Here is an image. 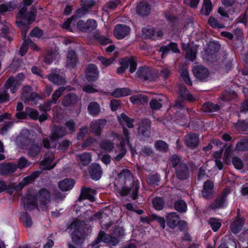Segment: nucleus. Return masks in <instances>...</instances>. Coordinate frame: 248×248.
I'll list each match as a JSON object with an SVG mask.
<instances>
[{
    "instance_id": "48",
    "label": "nucleus",
    "mask_w": 248,
    "mask_h": 248,
    "mask_svg": "<svg viewBox=\"0 0 248 248\" xmlns=\"http://www.w3.org/2000/svg\"><path fill=\"white\" fill-rule=\"evenodd\" d=\"M21 221L26 228H30L32 224L30 215L27 212H23L20 217Z\"/></svg>"
},
{
    "instance_id": "39",
    "label": "nucleus",
    "mask_w": 248,
    "mask_h": 248,
    "mask_svg": "<svg viewBox=\"0 0 248 248\" xmlns=\"http://www.w3.org/2000/svg\"><path fill=\"white\" fill-rule=\"evenodd\" d=\"M174 207L177 211L181 213L186 212L187 209L186 203L182 199H178L174 202Z\"/></svg>"
},
{
    "instance_id": "12",
    "label": "nucleus",
    "mask_w": 248,
    "mask_h": 248,
    "mask_svg": "<svg viewBox=\"0 0 248 248\" xmlns=\"http://www.w3.org/2000/svg\"><path fill=\"white\" fill-rule=\"evenodd\" d=\"M88 172L90 178L93 181L100 180L103 175L101 166L98 163H92L88 168Z\"/></svg>"
},
{
    "instance_id": "47",
    "label": "nucleus",
    "mask_w": 248,
    "mask_h": 248,
    "mask_svg": "<svg viewBox=\"0 0 248 248\" xmlns=\"http://www.w3.org/2000/svg\"><path fill=\"white\" fill-rule=\"evenodd\" d=\"M155 147L156 150L166 153L169 150L168 144L164 140H157L155 142Z\"/></svg>"
},
{
    "instance_id": "55",
    "label": "nucleus",
    "mask_w": 248,
    "mask_h": 248,
    "mask_svg": "<svg viewBox=\"0 0 248 248\" xmlns=\"http://www.w3.org/2000/svg\"><path fill=\"white\" fill-rule=\"evenodd\" d=\"M180 74L185 83L187 85L191 86L192 85V82L190 79L188 70L186 68L183 69Z\"/></svg>"
},
{
    "instance_id": "36",
    "label": "nucleus",
    "mask_w": 248,
    "mask_h": 248,
    "mask_svg": "<svg viewBox=\"0 0 248 248\" xmlns=\"http://www.w3.org/2000/svg\"><path fill=\"white\" fill-rule=\"evenodd\" d=\"M118 120L120 124L123 125V122H125L126 126L129 128H132L134 127V119L129 117L125 113H122L120 116H118Z\"/></svg>"
},
{
    "instance_id": "59",
    "label": "nucleus",
    "mask_w": 248,
    "mask_h": 248,
    "mask_svg": "<svg viewBox=\"0 0 248 248\" xmlns=\"http://www.w3.org/2000/svg\"><path fill=\"white\" fill-rule=\"evenodd\" d=\"M65 127L71 133H73L76 131V123L73 119H69L65 122Z\"/></svg>"
},
{
    "instance_id": "57",
    "label": "nucleus",
    "mask_w": 248,
    "mask_h": 248,
    "mask_svg": "<svg viewBox=\"0 0 248 248\" xmlns=\"http://www.w3.org/2000/svg\"><path fill=\"white\" fill-rule=\"evenodd\" d=\"M209 224L214 232H217L221 226V223L217 218L211 217L209 220Z\"/></svg>"
},
{
    "instance_id": "58",
    "label": "nucleus",
    "mask_w": 248,
    "mask_h": 248,
    "mask_svg": "<svg viewBox=\"0 0 248 248\" xmlns=\"http://www.w3.org/2000/svg\"><path fill=\"white\" fill-rule=\"evenodd\" d=\"M232 164L235 169L238 170H242L244 167V163L242 159L237 156H234L232 158Z\"/></svg>"
},
{
    "instance_id": "53",
    "label": "nucleus",
    "mask_w": 248,
    "mask_h": 248,
    "mask_svg": "<svg viewBox=\"0 0 248 248\" xmlns=\"http://www.w3.org/2000/svg\"><path fill=\"white\" fill-rule=\"evenodd\" d=\"M170 109H171V111H174V114H176V112L180 113L183 112H187V111L186 110L182 103L179 101H176L175 104L173 106L170 107Z\"/></svg>"
},
{
    "instance_id": "41",
    "label": "nucleus",
    "mask_w": 248,
    "mask_h": 248,
    "mask_svg": "<svg viewBox=\"0 0 248 248\" xmlns=\"http://www.w3.org/2000/svg\"><path fill=\"white\" fill-rule=\"evenodd\" d=\"M48 80L51 82L58 85H63L65 80L59 74L54 73L48 76Z\"/></svg>"
},
{
    "instance_id": "14",
    "label": "nucleus",
    "mask_w": 248,
    "mask_h": 248,
    "mask_svg": "<svg viewBox=\"0 0 248 248\" xmlns=\"http://www.w3.org/2000/svg\"><path fill=\"white\" fill-rule=\"evenodd\" d=\"M106 123L107 120L105 119H98L91 122L90 125V132L97 136H100Z\"/></svg>"
},
{
    "instance_id": "26",
    "label": "nucleus",
    "mask_w": 248,
    "mask_h": 248,
    "mask_svg": "<svg viewBox=\"0 0 248 248\" xmlns=\"http://www.w3.org/2000/svg\"><path fill=\"white\" fill-rule=\"evenodd\" d=\"M17 169L16 165L8 163L0 165V172L3 175H8L15 172Z\"/></svg>"
},
{
    "instance_id": "49",
    "label": "nucleus",
    "mask_w": 248,
    "mask_h": 248,
    "mask_svg": "<svg viewBox=\"0 0 248 248\" xmlns=\"http://www.w3.org/2000/svg\"><path fill=\"white\" fill-rule=\"evenodd\" d=\"M212 9V3L211 0H204L203 8L201 10V13L205 16H208Z\"/></svg>"
},
{
    "instance_id": "2",
    "label": "nucleus",
    "mask_w": 248,
    "mask_h": 248,
    "mask_svg": "<svg viewBox=\"0 0 248 248\" xmlns=\"http://www.w3.org/2000/svg\"><path fill=\"white\" fill-rule=\"evenodd\" d=\"M25 78L23 73H18L15 77L11 76L5 81L4 88L7 90L10 89L11 93L14 94L19 89Z\"/></svg>"
},
{
    "instance_id": "8",
    "label": "nucleus",
    "mask_w": 248,
    "mask_h": 248,
    "mask_svg": "<svg viewBox=\"0 0 248 248\" xmlns=\"http://www.w3.org/2000/svg\"><path fill=\"white\" fill-rule=\"evenodd\" d=\"M135 10L139 16L146 18L151 14V5L147 1L141 0L137 3Z\"/></svg>"
},
{
    "instance_id": "38",
    "label": "nucleus",
    "mask_w": 248,
    "mask_h": 248,
    "mask_svg": "<svg viewBox=\"0 0 248 248\" xmlns=\"http://www.w3.org/2000/svg\"><path fill=\"white\" fill-rule=\"evenodd\" d=\"M235 151L236 152L248 151V138H243L238 141L235 147Z\"/></svg>"
},
{
    "instance_id": "5",
    "label": "nucleus",
    "mask_w": 248,
    "mask_h": 248,
    "mask_svg": "<svg viewBox=\"0 0 248 248\" xmlns=\"http://www.w3.org/2000/svg\"><path fill=\"white\" fill-rule=\"evenodd\" d=\"M136 75L137 77L143 81H154L157 78L156 74L148 66H140Z\"/></svg>"
},
{
    "instance_id": "46",
    "label": "nucleus",
    "mask_w": 248,
    "mask_h": 248,
    "mask_svg": "<svg viewBox=\"0 0 248 248\" xmlns=\"http://www.w3.org/2000/svg\"><path fill=\"white\" fill-rule=\"evenodd\" d=\"M152 203L155 210L160 211L164 207L165 201L162 197H156L153 199Z\"/></svg>"
},
{
    "instance_id": "50",
    "label": "nucleus",
    "mask_w": 248,
    "mask_h": 248,
    "mask_svg": "<svg viewBox=\"0 0 248 248\" xmlns=\"http://www.w3.org/2000/svg\"><path fill=\"white\" fill-rule=\"evenodd\" d=\"M100 147L103 150L110 152L114 148V143L110 140H104L100 143Z\"/></svg>"
},
{
    "instance_id": "32",
    "label": "nucleus",
    "mask_w": 248,
    "mask_h": 248,
    "mask_svg": "<svg viewBox=\"0 0 248 248\" xmlns=\"http://www.w3.org/2000/svg\"><path fill=\"white\" fill-rule=\"evenodd\" d=\"M202 109L205 112L213 113L218 111L220 109V107L218 104L207 102L203 104Z\"/></svg>"
},
{
    "instance_id": "43",
    "label": "nucleus",
    "mask_w": 248,
    "mask_h": 248,
    "mask_svg": "<svg viewBox=\"0 0 248 248\" xmlns=\"http://www.w3.org/2000/svg\"><path fill=\"white\" fill-rule=\"evenodd\" d=\"M42 99L41 96L35 92L31 93L26 97L23 99L24 103L32 102L36 105L39 100Z\"/></svg>"
},
{
    "instance_id": "63",
    "label": "nucleus",
    "mask_w": 248,
    "mask_h": 248,
    "mask_svg": "<svg viewBox=\"0 0 248 248\" xmlns=\"http://www.w3.org/2000/svg\"><path fill=\"white\" fill-rule=\"evenodd\" d=\"M171 165L172 168H176L181 163V158L177 154H173L170 159Z\"/></svg>"
},
{
    "instance_id": "21",
    "label": "nucleus",
    "mask_w": 248,
    "mask_h": 248,
    "mask_svg": "<svg viewBox=\"0 0 248 248\" xmlns=\"http://www.w3.org/2000/svg\"><path fill=\"white\" fill-rule=\"evenodd\" d=\"M66 59V67L70 69H75L78 62V57L76 51L72 49L69 50Z\"/></svg>"
},
{
    "instance_id": "42",
    "label": "nucleus",
    "mask_w": 248,
    "mask_h": 248,
    "mask_svg": "<svg viewBox=\"0 0 248 248\" xmlns=\"http://www.w3.org/2000/svg\"><path fill=\"white\" fill-rule=\"evenodd\" d=\"M179 95L183 100L192 101L193 100V96L189 93L186 87H180L179 88Z\"/></svg>"
},
{
    "instance_id": "44",
    "label": "nucleus",
    "mask_w": 248,
    "mask_h": 248,
    "mask_svg": "<svg viewBox=\"0 0 248 248\" xmlns=\"http://www.w3.org/2000/svg\"><path fill=\"white\" fill-rule=\"evenodd\" d=\"M93 39L102 45H106L112 42L111 39L107 38L99 33H93Z\"/></svg>"
},
{
    "instance_id": "27",
    "label": "nucleus",
    "mask_w": 248,
    "mask_h": 248,
    "mask_svg": "<svg viewBox=\"0 0 248 248\" xmlns=\"http://www.w3.org/2000/svg\"><path fill=\"white\" fill-rule=\"evenodd\" d=\"M77 96L74 93H69L64 96L62 100V105L65 107L73 106L76 104Z\"/></svg>"
},
{
    "instance_id": "20",
    "label": "nucleus",
    "mask_w": 248,
    "mask_h": 248,
    "mask_svg": "<svg viewBox=\"0 0 248 248\" xmlns=\"http://www.w3.org/2000/svg\"><path fill=\"white\" fill-rule=\"evenodd\" d=\"M97 191L95 189L90 187L83 186L81 190L80 198L82 199H87L91 202L95 201L94 195H96Z\"/></svg>"
},
{
    "instance_id": "7",
    "label": "nucleus",
    "mask_w": 248,
    "mask_h": 248,
    "mask_svg": "<svg viewBox=\"0 0 248 248\" xmlns=\"http://www.w3.org/2000/svg\"><path fill=\"white\" fill-rule=\"evenodd\" d=\"M176 178L181 181L187 180L190 176V168L188 165L182 162L176 168Z\"/></svg>"
},
{
    "instance_id": "56",
    "label": "nucleus",
    "mask_w": 248,
    "mask_h": 248,
    "mask_svg": "<svg viewBox=\"0 0 248 248\" xmlns=\"http://www.w3.org/2000/svg\"><path fill=\"white\" fill-rule=\"evenodd\" d=\"M164 17L170 24V27L177 26L178 23V18L176 16L165 14Z\"/></svg>"
},
{
    "instance_id": "25",
    "label": "nucleus",
    "mask_w": 248,
    "mask_h": 248,
    "mask_svg": "<svg viewBox=\"0 0 248 248\" xmlns=\"http://www.w3.org/2000/svg\"><path fill=\"white\" fill-rule=\"evenodd\" d=\"M75 185L73 179L65 178L58 183L59 188L62 191H67L72 189Z\"/></svg>"
},
{
    "instance_id": "40",
    "label": "nucleus",
    "mask_w": 248,
    "mask_h": 248,
    "mask_svg": "<svg viewBox=\"0 0 248 248\" xmlns=\"http://www.w3.org/2000/svg\"><path fill=\"white\" fill-rule=\"evenodd\" d=\"M41 171L39 170H36L32 172L30 175L25 177L22 180L25 186L33 183L34 180L39 177L41 173Z\"/></svg>"
},
{
    "instance_id": "33",
    "label": "nucleus",
    "mask_w": 248,
    "mask_h": 248,
    "mask_svg": "<svg viewBox=\"0 0 248 248\" xmlns=\"http://www.w3.org/2000/svg\"><path fill=\"white\" fill-rule=\"evenodd\" d=\"M37 197L31 194L28 195L25 198V208L32 209L33 208L36 207L37 206Z\"/></svg>"
},
{
    "instance_id": "19",
    "label": "nucleus",
    "mask_w": 248,
    "mask_h": 248,
    "mask_svg": "<svg viewBox=\"0 0 248 248\" xmlns=\"http://www.w3.org/2000/svg\"><path fill=\"white\" fill-rule=\"evenodd\" d=\"M151 129V121L148 119L142 120L138 127V133L139 135L144 138L150 137Z\"/></svg>"
},
{
    "instance_id": "24",
    "label": "nucleus",
    "mask_w": 248,
    "mask_h": 248,
    "mask_svg": "<svg viewBox=\"0 0 248 248\" xmlns=\"http://www.w3.org/2000/svg\"><path fill=\"white\" fill-rule=\"evenodd\" d=\"M180 219V217L176 213H170L166 217L167 224L170 228L174 229L177 226Z\"/></svg>"
},
{
    "instance_id": "18",
    "label": "nucleus",
    "mask_w": 248,
    "mask_h": 248,
    "mask_svg": "<svg viewBox=\"0 0 248 248\" xmlns=\"http://www.w3.org/2000/svg\"><path fill=\"white\" fill-rule=\"evenodd\" d=\"M214 184L212 181L210 179L207 180L203 185V188L201 193L202 197L204 199H210L212 197Z\"/></svg>"
},
{
    "instance_id": "29",
    "label": "nucleus",
    "mask_w": 248,
    "mask_h": 248,
    "mask_svg": "<svg viewBox=\"0 0 248 248\" xmlns=\"http://www.w3.org/2000/svg\"><path fill=\"white\" fill-rule=\"evenodd\" d=\"M220 45L218 42H210L208 44L207 48L205 49L206 54L209 56L213 55L219 50Z\"/></svg>"
},
{
    "instance_id": "62",
    "label": "nucleus",
    "mask_w": 248,
    "mask_h": 248,
    "mask_svg": "<svg viewBox=\"0 0 248 248\" xmlns=\"http://www.w3.org/2000/svg\"><path fill=\"white\" fill-rule=\"evenodd\" d=\"M64 88L63 87H60L56 90L52 94L51 97V101L53 104H56L59 97L62 95Z\"/></svg>"
},
{
    "instance_id": "35",
    "label": "nucleus",
    "mask_w": 248,
    "mask_h": 248,
    "mask_svg": "<svg viewBox=\"0 0 248 248\" xmlns=\"http://www.w3.org/2000/svg\"><path fill=\"white\" fill-rule=\"evenodd\" d=\"M233 127L239 132H245L248 131V121L238 119L236 123H233Z\"/></svg>"
},
{
    "instance_id": "3",
    "label": "nucleus",
    "mask_w": 248,
    "mask_h": 248,
    "mask_svg": "<svg viewBox=\"0 0 248 248\" xmlns=\"http://www.w3.org/2000/svg\"><path fill=\"white\" fill-rule=\"evenodd\" d=\"M80 2L81 7L78 8L72 16L76 21L87 15L96 3L95 0H80Z\"/></svg>"
},
{
    "instance_id": "13",
    "label": "nucleus",
    "mask_w": 248,
    "mask_h": 248,
    "mask_svg": "<svg viewBox=\"0 0 248 248\" xmlns=\"http://www.w3.org/2000/svg\"><path fill=\"white\" fill-rule=\"evenodd\" d=\"M192 72L196 78L202 81H205L209 75L208 69L201 65L195 66Z\"/></svg>"
},
{
    "instance_id": "6",
    "label": "nucleus",
    "mask_w": 248,
    "mask_h": 248,
    "mask_svg": "<svg viewBox=\"0 0 248 248\" xmlns=\"http://www.w3.org/2000/svg\"><path fill=\"white\" fill-rule=\"evenodd\" d=\"M76 26L77 29L82 32H90L96 28L97 24L95 19H88L86 21L79 20Z\"/></svg>"
},
{
    "instance_id": "31",
    "label": "nucleus",
    "mask_w": 248,
    "mask_h": 248,
    "mask_svg": "<svg viewBox=\"0 0 248 248\" xmlns=\"http://www.w3.org/2000/svg\"><path fill=\"white\" fill-rule=\"evenodd\" d=\"M187 112L176 113L175 122L180 126H187L188 121L186 115Z\"/></svg>"
},
{
    "instance_id": "37",
    "label": "nucleus",
    "mask_w": 248,
    "mask_h": 248,
    "mask_svg": "<svg viewBox=\"0 0 248 248\" xmlns=\"http://www.w3.org/2000/svg\"><path fill=\"white\" fill-rule=\"evenodd\" d=\"M130 93V89L127 88H117L114 89L111 95L116 98H120L129 95Z\"/></svg>"
},
{
    "instance_id": "51",
    "label": "nucleus",
    "mask_w": 248,
    "mask_h": 248,
    "mask_svg": "<svg viewBox=\"0 0 248 248\" xmlns=\"http://www.w3.org/2000/svg\"><path fill=\"white\" fill-rule=\"evenodd\" d=\"M26 108L27 118L29 117L31 119L33 120H38L39 115L38 110L30 107H27Z\"/></svg>"
},
{
    "instance_id": "34",
    "label": "nucleus",
    "mask_w": 248,
    "mask_h": 248,
    "mask_svg": "<svg viewBox=\"0 0 248 248\" xmlns=\"http://www.w3.org/2000/svg\"><path fill=\"white\" fill-rule=\"evenodd\" d=\"M146 180L149 185L155 186H159L161 178L160 175L156 173L148 175Z\"/></svg>"
},
{
    "instance_id": "15",
    "label": "nucleus",
    "mask_w": 248,
    "mask_h": 248,
    "mask_svg": "<svg viewBox=\"0 0 248 248\" xmlns=\"http://www.w3.org/2000/svg\"><path fill=\"white\" fill-rule=\"evenodd\" d=\"M36 197L41 205L46 206L51 202L50 193L47 188H40L36 194Z\"/></svg>"
},
{
    "instance_id": "54",
    "label": "nucleus",
    "mask_w": 248,
    "mask_h": 248,
    "mask_svg": "<svg viewBox=\"0 0 248 248\" xmlns=\"http://www.w3.org/2000/svg\"><path fill=\"white\" fill-rule=\"evenodd\" d=\"M72 144V141L68 139H64L58 144V149L63 152L66 151Z\"/></svg>"
},
{
    "instance_id": "9",
    "label": "nucleus",
    "mask_w": 248,
    "mask_h": 248,
    "mask_svg": "<svg viewBox=\"0 0 248 248\" xmlns=\"http://www.w3.org/2000/svg\"><path fill=\"white\" fill-rule=\"evenodd\" d=\"M130 31L131 28L128 26L119 24L114 27L113 35L116 39L121 40L128 35Z\"/></svg>"
},
{
    "instance_id": "30",
    "label": "nucleus",
    "mask_w": 248,
    "mask_h": 248,
    "mask_svg": "<svg viewBox=\"0 0 248 248\" xmlns=\"http://www.w3.org/2000/svg\"><path fill=\"white\" fill-rule=\"evenodd\" d=\"M88 111L91 116L95 117L100 112V106L96 102H91L88 106Z\"/></svg>"
},
{
    "instance_id": "16",
    "label": "nucleus",
    "mask_w": 248,
    "mask_h": 248,
    "mask_svg": "<svg viewBox=\"0 0 248 248\" xmlns=\"http://www.w3.org/2000/svg\"><path fill=\"white\" fill-rule=\"evenodd\" d=\"M184 142L188 148L194 149L199 144V135L196 133L190 132L185 136Z\"/></svg>"
},
{
    "instance_id": "17",
    "label": "nucleus",
    "mask_w": 248,
    "mask_h": 248,
    "mask_svg": "<svg viewBox=\"0 0 248 248\" xmlns=\"http://www.w3.org/2000/svg\"><path fill=\"white\" fill-rule=\"evenodd\" d=\"M42 149V143L34 140L28 145V155L31 157H35L39 155Z\"/></svg>"
},
{
    "instance_id": "22",
    "label": "nucleus",
    "mask_w": 248,
    "mask_h": 248,
    "mask_svg": "<svg viewBox=\"0 0 248 248\" xmlns=\"http://www.w3.org/2000/svg\"><path fill=\"white\" fill-rule=\"evenodd\" d=\"M245 221L246 219L243 217L235 218L230 226L231 232L235 234L240 232L245 225Z\"/></svg>"
},
{
    "instance_id": "1",
    "label": "nucleus",
    "mask_w": 248,
    "mask_h": 248,
    "mask_svg": "<svg viewBox=\"0 0 248 248\" xmlns=\"http://www.w3.org/2000/svg\"><path fill=\"white\" fill-rule=\"evenodd\" d=\"M70 227L74 230L71 234L72 244H68V248H82L86 236L87 224L83 220L76 219Z\"/></svg>"
},
{
    "instance_id": "23",
    "label": "nucleus",
    "mask_w": 248,
    "mask_h": 248,
    "mask_svg": "<svg viewBox=\"0 0 248 248\" xmlns=\"http://www.w3.org/2000/svg\"><path fill=\"white\" fill-rule=\"evenodd\" d=\"M111 235L112 239L111 242L115 246L119 243L124 235V228L120 226L115 227L111 233Z\"/></svg>"
},
{
    "instance_id": "60",
    "label": "nucleus",
    "mask_w": 248,
    "mask_h": 248,
    "mask_svg": "<svg viewBox=\"0 0 248 248\" xmlns=\"http://www.w3.org/2000/svg\"><path fill=\"white\" fill-rule=\"evenodd\" d=\"M154 153L153 149L148 146H142L140 151V154L145 157L150 156Z\"/></svg>"
},
{
    "instance_id": "10",
    "label": "nucleus",
    "mask_w": 248,
    "mask_h": 248,
    "mask_svg": "<svg viewBox=\"0 0 248 248\" xmlns=\"http://www.w3.org/2000/svg\"><path fill=\"white\" fill-rule=\"evenodd\" d=\"M99 72L96 65L90 63L85 71V78L89 82H95L99 77Z\"/></svg>"
},
{
    "instance_id": "11",
    "label": "nucleus",
    "mask_w": 248,
    "mask_h": 248,
    "mask_svg": "<svg viewBox=\"0 0 248 248\" xmlns=\"http://www.w3.org/2000/svg\"><path fill=\"white\" fill-rule=\"evenodd\" d=\"M65 127L61 125H54L51 130L50 138L53 142H58L61 139L67 135Z\"/></svg>"
},
{
    "instance_id": "52",
    "label": "nucleus",
    "mask_w": 248,
    "mask_h": 248,
    "mask_svg": "<svg viewBox=\"0 0 248 248\" xmlns=\"http://www.w3.org/2000/svg\"><path fill=\"white\" fill-rule=\"evenodd\" d=\"M142 32L144 38L145 39H148L154 37L155 31L153 28H146L142 29Z\"/></svg>"
},
{
    "instance_id": "28",
    "label": "nucleus",
    "mask_w": 248,
    "mask_h": 248,
    "mask_svg": "<svg viewBox=\"0 0 248 248\" xmlns=\"http://www.w3.org/2000/svg\"><path fill=\"white\" fill-rule=\"evenodd\" d=\"M96 240L99 244L101 242L107 243L108 245L112 246H115L111 242L112 240L111 234H107L104 231H100L98 234L97 237L95 238Z\"/></svg>"
},
{
    "instance_id": "4",
    "label": "nucleus",
    "mask_w": 248,
    "mask_h": 248,
    "mask_svg": "<svg viewBox=\"0 0 248 248\" xmlns=\"http://www.w3.org/2000/svg\"><path fill=\"white\" fill-rule=\"evenodd\" d=\"M139 189V182L138 181H135L133 180L130 184V187L127 186H123L118 193L122 197L127 196L130 193L132 200H136L138 199Z\"/></svg>"
},
{
    "instance_id": "64",
    "label": "nucleus",
    "mask_w": 248,
    "mask_h": 248,
    "mask_svg": "<svg viewBox=\"0 0 248 248\" xmlns=\"http://www.w3.org/2000/svg\"><path fill=\"white\" fill-rule=\"evenodd\" d=\"M161 100H158L156 99H152L150 101V108L153 110H158L162 108V104L160 102Z\"/></svg>"
},
{
    "instance_id": "45",
    "label": "nucleus",
    "mask_w": 248,
    "mask_h": 248,
    "mask_svg": "<svg viewBox=\"0 0 248 248\" xmlns=\"http://www.w3.org/2000/svg\"><path fill=\"white\" fill-rule=\"evenodd\" d=\"M226 202V200L218 196L210 205L209 207L212 210H216L217 209L223 208Z\"/></svg>"
},
{
    "instance_id": "61",
    "label": "nucleus",
    "mask_w": 248,
    "mask_h": 248,
    "mask_svg": "<svg viewBox=\"0 0 248 248\" xmlns=\"http://www.w3.org/2000/svg\"><path fill=\"white\" fill-rule=\"evenodd\" d=\"M36 14V9L32 8L29 13L26 19L25 20L27 21L28 24L30 25L35 21Z\"/></svg>"
}]
</instances>
